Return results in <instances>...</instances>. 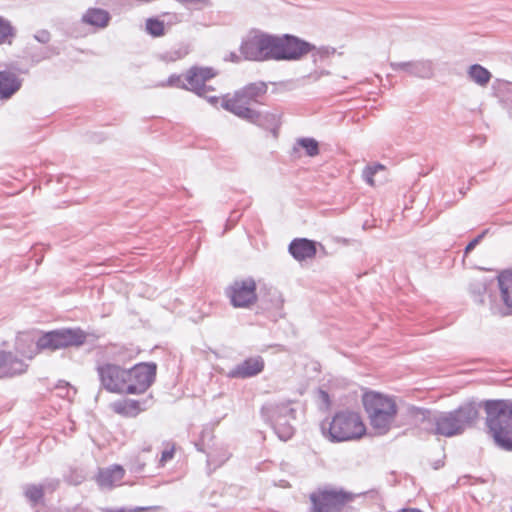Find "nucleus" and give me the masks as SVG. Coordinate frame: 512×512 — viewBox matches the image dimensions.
Here are the masks:
<instances>
[{"label": "nucleus", "mask_w": 512, "mask_h": 512, "mask_svg": "<svg viewBox=\"0 0 512 512\" xmlns=\"http://www.w3.org/2000/svg\"><path fill=\"white\" fill-rule=\"evenodd\" d=\"M480 409L481 404L472 398L449 411L412 405L408 408V413L414 417L420 416V422L426 433L437 437L453 438L463 435L476 425Z\"/></svg>", "instance_id": "1"}, {"label": "nucleus", "mask_w": 512, "mask_h": 512, "mask_svg": "<svg viewBox=\"0 0 512 512\" xmlns=\"http://www.w3.org/2000/svg\"><path fill=\"white\" fill-rule=\"evenodd\" d=\"M486 413L487 433L501 450L512 452V400L478 401Z\"/></svg>", "instance_id": "2"}, {"label": "nucleus", "mask_w": 512, "mask_h": 512, "mask_svg": "<svg viewBox=\"0 0 512 512\" xmlns=\"http://www.w3.org/2000/svg\"><path fill=\"white\" fill-rule=\"evenodd\" d=\"M321 430L332 443L360 439L366 433V427L360 414L350 409L335 412L330 421L321 423Z\"/></svg>", "instance_id": "3"}, {"label": "nucleus", "mask_w": 512, "mask_h": 512, "mask_svg": "<svg viewBox=\"0 0 512 512\" xmlns=\"http://www.w3.org/2000/svg\"><path fill=\"white\" fill-rule=\"evenodd\" d=\"M362 404L371 427L379 435L386 434L398 412L393 397L370 390L363 393Z\"/></svg>", "instance_id": "4"}, {"label": "nucleus", "mask_w": 512, "mask_h": 512, "mask_svg": "<svg viewBox=\"0 0 512 512\" xmlns=\"http://www.w3.org/2000/svg\"><path fill=\"white\" fill-rule=\"evenodd\" d=\"M262 420L270 425L280 441L287 442L295 435L297 410L291 401L267 402L260 409Z\"/></svg>", "instance_id": "5"}, {"label": "nucleus", "mask_w": 512, "mask_h": 512, "mask_svg": "<svg viewBox=\"0 0 512 512\" xmlns=\"http://www.w3.org/2000/svg\"><path fill=\"white\" fill-rule=\"evenodd\" d=\"M87 339V334L79 327L60 328L42 333L36 340L35 354L49 350L56 351L68 347L82 346Z\"/></svg>", "instance_id": "6"}, {"label": "nucleus", "mask_w": 512, "mask_h": 512, "mask_svg": "<svg viewBox=\"0 0 512 512\" xmlns=\"http://www.w3.org/2000/svg\"><path fill=\"white\" fill-rule=\"evenodd\" d=\"M310 512H339L355 499V494L343 488L325 486L313 491L309 496Z\"/></svg>", "instance_id": "7"}, {"label": "nucleus", "mask_w": 512, "mask_h": 512, "mask_svg": "<svg viewBox=\"0 0 512 512\" xmlns=\"http://www.w3.org/2000/svg\"><path fill=\"white\" fill-rule=\"evenodd\" d=\"M310 512H339L355 499V494L343 488L325 486L313 491L309 496Z\"/></svg>", "instance_id": "8"}, {"label": "nucleus", "mask_w": 512, "mask_h": 512, "mask_svg": "<svg viewBox=\"0 0 512 512\" xmlns=\"http://www.w3.org/2000/svg\"><path fill=\"white\" fill-rule=\"evenodd\" d=\"M268 85L264 81H256L234 91L233 95L222 96L221 107L232 113L237 109L251 108L250 104H262L261 99L267 94Z\"/></svg>", "instance_id": "9"}, {"label": "nucleus", "mask_w": 512, "mask_h": 512, "mask_svg": "<svg viewBox=\"0 0 512 512\" xmlns=\"http://www.w3.org/2000/svg\"><path fill=\"white\" fill-rule=\"evenodd\" d=\"M315 50V45L293 34L274 35L275 61H298Z\"/></svg>", "instance_id": "10"}, {"label": "nucleus", "mask_w": 512, "mask_h": 512, "mask_svg": "<svg viewBox=\"0 0 512 512\" xmlns=\"http://www.w3.org/2000/svg\"><path fill=\"white\" fill-rule=\"evenodd\" d=\"M239 52L246 61L265 62L274 60L273 34L259 32L242 39Z\"/></svg>", "instance_id": "11"}, {"label": "nucleus", "mask_w": 512, "mask_h": 512, "mask_svg": "<svg viewBox=\"0 0 512 512\" xmlns=\"http://www.w3.org/2000/svg\"><path fill=\"white\" fill-rule=\"evenodd\" d=\"M96 372L100 388L115 394H128V385H125L126 368L110 362L97 365Z\"/></svg>", "instance_id": "12"}, {"label": "nucleus", "mask_w": 512, "mask_h": 512, "mask_svg": "<svg viewBox=\"0 0 512 512\" xmlns=\"http://www.w3.org/2000/svg\"><path fill=\"white\" fill-rule=\"evenodd\" d=\"M234 115L246 122L253 124L265 131H269L274 138L279 135L282 124L281 113L276 111H259L254 108H242L234 111Z\"/></svg>", "instance_id": "13"}, {"label": "nucleus", "mask_w": 512, "mask_h": 512, "mask_svg": "<svg viewBox=\"0 0 512 512\" xmlns=\"http://www.w3.org/2000/svg\"><path fill=\"white\" fill-rule=\"evenodd\" d=\"M257 285L252 277L235 280L226 288V295L234 308H249L257 302Z\"/></svg>", "instance_id": "14"}, {"label": "nucleus", "mask_w": 512, "mask_h": 512, "mask_svg": "<svg viewBox=\"0 0 512 512\" xmlns=\"http://www.w3.org/2000/svg\"><path fill=\"white\" fill-rule=\"evenodd\" d=\"M208 70L199 68V65H193L183 75L171 74L165 82L161 83V86L173 87L189 91L192 93H198L201 91L204 77L209 76Z\"/></svg>", "instance_id": "15"}, {"label": "nucleus", "mask_w": 512, "mask_h": 512, "mask_svg": "<svg viewBox=\"0 0 512 512\" xmlns=\"http://www.w3.org/2000/svg\"><path fill=\"white\" fill-rule=\"evenodd\" d=\"M129 373H133V376L136 377L137 385H128V394H143L156 380L157 364L155 362H140L129 368Z\"/></svg>", "instance_id": "16"}, {"label": "nucleus", "mask_w": 512, "mask_h": 512, "mask_svg": "<svg viewBox=\"0 0 512 512\" xmlns=\"http://www.w3.org/2000/svg\"><path fill=\"white\" fill-rule=\"evenodd\" d=\"M265 368L264 359L261 356L248 357L227 372L231 379H248L263 372Z\"/></svg>", "instance_id": "17"}, {"label": "nucleus", "mask_w": 512, "mask_h": 512, "mask_svg": "<svg viewBox=\"0 0 512 512\" xmlns=\"http://www.w3.org/2000/svg\"><path fill=\"white\" fill-rule=\"evenodd\" d=\"M28 364L12 351L0 350V378H12L25 373Z\"/></svg>", "instance_id": "18"}, {"label": "nucleus", "mask_w": 512, "mask_h": 512, "mask_svg": "<svg viewBox=\"0 0 512 512\" xmlns=\"http://www.w3.org/2000/svg\"><path fill=\"white\" fill-rule=\"evenodd\" d=\"M151 400V395L142 400L124 398L114 401L111 408L118 415L133 418L147 410L150 407Z\"/></svg>", "instance_id": "19"}, {"label": "nucleus", "mask_w": 512, "mask_h": 512, "mask_svg": "<svg viewBox=\"0 0 512 512\" xmlns=\"http://www.w3.org/2000/svg\"><path fill=\"white\" fill-rule=\"evenodd\" d=\"M393 71H404L408 75L419 78H430L433 75L432 62L429 60H417L407 62H391Z\"/></svg>", "instance_id": "20"}, {"label": "nucleus", "mask_w": 512, "mask_h": 512, "mask_svg": "<svg viewBox=\"0 0 512 512\" xmlns=\"http://www.w3.org/2000/svg\"><path fill=\"white\" fill-rule=\"evenodd\" d=\"M317 244L308 238H295L290 242L288 252L296 261H305L316 256Z\"/></svg>", "instance_id": "21"}, {"label": "nucleus", "mask_w": 512, "mask_h": 512, "mask_svg": "<svg viewBox=\"0 0 512 512\" xmlns=\"http://www.w3.org/2000/svg\"><path fill=\"white\" fill-rule=\"evenodd\" d=\"M23 80L14 72L0 70V100L11 99L22 87Z\"/></svg>", "instance_id": "22"}, {"label": "nucleus", "mask_w": 512, "mask_h": 512, "mask_svg": "<svg viewBox=\"0 0 512 512\" xmlns=\"http://www.w3.org/2000/svg\"><path fill=\"white\" fill-rule=\"evenodd\" d=\"M111 14L102 8L90 7L81 17V22L95 29L106 28L111 21Z\"/></svg>", "instance_id": "23"}, {"label": "nucleus", "mask_w": 512, "mask_h": 512, "mask_svg": "<svg viewBox=\"0 0 512 512\" xmlns=\"http://www.w3.org/2000/svg\"><path fill=\"white\" fill-rule=\"evenodd\" d=\"M498 287L500 290L501 299L507 311L503 315L512 313V271L506 270L501 272L498 277Z\"/></svg>", "instance_id": "24"}, {"label": "nucleus", "mask_w": 512, "mask_h": 512, "mask_svg": "<svg viewBox=\"0 0 512 512\" xmlns=\"http://www.w3.org/2000/svg\"><path fill=\"white\" fill-rule=\"evenodd\" d=\"M125 470L121 465L114 464L108 468L99 470L97 474V483L101 487H113L124 477Z\"/></svg>", "instance_id": "25"}, {"label": "nucleus", "mask_w": 512, "mask_h": 512, "mask_svg": "<svg viewBox=\"0 0 512 512\" xmlns=\"http://www.w3.org/2000/svg\"><path fill=\"white\" fill-rule=\"evenodd\" d=\"M495 95L508 110L509 116L512 119V83L504 80L497 79L493 86Z\"/></svg>", "instance_id": "26"}, {"label": "nucleus", "mask_w": 512, "mask_h": 512, "mask_svg": "<svg viewBox=\"0 0 512 512\" xmlns=\"http://www.w3.org/2000/svg\"><path fill=\"white\" fill-rule=\"evenodd\" d=\"M467 77L480 87H486L492 79V73L483 65L474 63L467 69Z\"/></svg>", "instance_id": "27"}, {"label": "nucleus", "mask_w": 512, "mask_h": 512, "mask_svg": "<svg viewBox=\"0 0 512 512\" xmlns=\"http://www.w3.org/2000/svg\"><path fill=\"white\" fill-rule=\"evenodd\" d=\"M489 281L483 277L481 279H474L469 283V293L477 304L484 303V295L488 292Z\"/></svg>", "instance_id": "28"}, {"label": "nucleus", "mask_w": 512, "mask_h": 512, "mask_svg": "<svg viewBox=\"0 0 512 512\" xmlns=\"http://www.w3.org/2000/svg\"><path fill=\"white\" fill-rule=\"evenodd\" d=\"M190 50L188 45L180 43L171 48L168 51L162 52L158 55V58L164 62H175L183 59L189 54Z\"/></svg>", "instance_id": "29"}, {"label": "nucleus", "mask_w": 512, "mask_h": 512, "mask_svg": "<svg viewBox=\"0 0 512 512\" xmlns=\"http://www.w3.org/2000/svg\"><path fill=\"white\" fill-rule=\"evenodd\" d=\"M16 36V30L9 20L0 16V45L11 44L12 39Z\"/></svg>", "instance_id": "30"}, {"label": "nucleus", "mask_w": 512, "mask_h": 512, "mask_svg": "<svg viewBox=\"0 0 512 512\" xmlns=\"http://www.w3.org/2000/svg\"><path fill=\"white\" fill-rule=\"evenodd\" d=\"M296 143L305 150V154L308 157H315L320 153L319 142L312 137L298 138Z\"/></svg>", "instance_id": "31"}, {"label": "nucleus", "mask_w": 512, "mask_h": 512, "mask_svg": "<svg viewBox=\"0 0 512 512\" xmlns=\"http://www.w3.org/2000/svg\"><path fill=\"white\" fill-rule=\"evenodd\" d=\"M146 31L154 38L162 37L165 34V22L157 17H150L146 20Z\"/></svg>", "instance_id": "32"}, {"label": "nucleus", "mask_w": 512, "mask_h": 512, "mask_svg": "<svg viewBox=\"0 0 512 512\" xmlns=\"http://www.w3.org/2000/svg\"><path fill=\"white\" fill-rule=\"evenodd\" d=\"M24 494L33 505H36L43 499L44 490L40 485L30 484L26 486Z\"/></svg>", "instance_id": "33"}, {"label": "nucleus", "mask_w": 512, "mask_h": 512, "mask_svg": "<svg viewBox=\"0 0 512 512\" xmlns=\"http://www.w3.org/2000/svg\"><path fill=\"white\" fill-rule=\"evenodd\" d=\"M199 68L201 69H204V70H208L210 74L209 76L207 77H204L203 79V85H202V90L199 91L198 93H194L195 95H197L198 97H206V94L210 91H214V87L211 86V85H207V82L210 81L211 79L215 78L219 72L218 70H216L214 67H211V66H200L199 65Z\"/></svg>", "instance_id": "34"}, {"label": "nucleus", "mask_w": 512, "mask_h": 512, "mask_svg": "<svg viewBox=\"0 0 512 512\" xmlns=\"http://www.w3.org/2000/svg\"><path fill=\"white\" fill-rule=\"evenodd\" d=\"M385 167L381 163H373L371 165L365 166L362 172V177L365 182L371 186L374 185V176L380 170H384Z\"/></svg>", "instance_id": "35"}, {"label": "nucleus", "mask_w": 512, "mask_h": 512, "mask_svg": "<svg viewBox=\"0 0 512 512\" xmlns=\"http://www.w3.org/2000/svg\"><path fill=\"white\" fill-rule=\"evenodd\" d=\"M229 458H230V454L227 452H224L219 455L209 453L207 455V466L210 471H212V470L214 471L218 467L222 466Z\"/></svg>", "instance_id": "36"}, {"label": "nucleus", "mask_w": 512, "mask_h": 512, "mask_svg": "<svg viewBox=\"0 0 512 512\" xmlns=\"http://www.w3.org/2000/svg\"><path fill=\"white\" fill-rule=\"evenodd\" d=\"M335 52H336V49L333 47L322 46L320 48H317L315 46V50L312 51L314 64H317L319 61H323L324 59L329 58Z\"/></svg>", "instance_id": "37"}, {"label": "nucleus", "mask_w": 512, "mask_h": 512, "mask_svg": "<svg viewBox=\"0 0 512 512\" xmlns=\"http://www.w3.org/2000/svg\"><path fill=\"white\" fill-rule=\"evenodd\" d=\"M488 232L489 229L483 230L480 234H478L475 238L467 243L464 248V257L468 256L476 248V246L483 240Z\"/></svg>", "instance_id": "38"}, {"label": "nucleus", "mask_w": 512, "mask_h": 512, "mask_svg": "<svg viewBox=\"0 0 512 512\" xmlns=\"http://www.w3.org/2000/svg\"><path fill=\"white\" fill-rule=\"evenodd\" d=\"M52 54H58L56 48L46 47L40 53L31 54V60L35 63H39L40 61L49 58Z\"/></svg>", "instance_id": "39"}, {"label": "nucleus", "mask_w": 512, "mask_h": 512, "mask_svg": "<svg viewBox=\"0 0 512 512\" xmlns=\"http://www.w3.org/2000/svg\"><path fill=\"white\" fill-rule=\"evenodd\" d=\"M34 39L41 44H47L51 39V34L48 30H39L34 34Z\"/></svg>", "instance_id": "40"}, {"label": "nucleus", "mask_w": 512, "mask_h": 512, "mask_svg": "<svg viewBox=\"0 0 512 512\" xmlns=\"http://www.w3.org/2000/svg\"><path fill=\"white\" fill-rule=\"evenodd\" d=\"M175 454V446L172 445L170 449H166L162 452L161 458L159 460V466L163 467L165 463L169 460H171L174 457Z\"/></svg>", "instance_id": "41"}, {"label": "nucleus", "mask_w": 512, "mask_h": 512, "mask_svg": "<svg viewBox=\"0 0 512 512\" xmlns=\"http://www.w3.org/2000/svg\"><path fill=\"white\" fill-rule=\"evenodd\" d=\"M145 468V462H142L139 458H136L134 462L131 464V472L133 473H142Z\"/></svg>", "instance_id": "42"}, {"label": "nucleus", "mask_w": 512, "mask_h": 512, "mask_svg": "<svg viewBox=\"0 0 512 512\" xmlns=\"http://www.w3.org/2000/svg\"><path fill=\"white\" fill-rule=\"evenodd\" d=\"M165 16L167 17V25L177 24L182 21L181 16L177 13H166Z\"/></svg>", "instance_id": "43"}, {"label": "nucleus", "mask_w": 512, "mask_h": 512, "mask_svg": "<svg viewBox=\"0 0 512 512\" xmlns=\"http://www.w3.org/2000/svg\"><path fill=\"white\" fill-rule=\"evenodd\" d=\"M243 59L241 53L237 54L236 52H230L224 57V61H230L233 63H240Z\"/></svg>", "instance_id": "44"}, {"label": "nucleus", "mask_w": 512, "mask_h": 512, "mask_svg": "<svg viewBox=\"0 0 512 512\" xmlns=\"http://www.w3.org/2000/svg\"><path fill=\"white\" fill-rule=\"evenodd\" d=\"M319 399L325 405L326 408H328L330 406L331 399H330V395L327 391L319 389Z\"/></svg>", "instance_id": "45"}, {"label": "nucleus", "mask_w": 512, "mask_h": 512, "mask_svg": "<svg viewBox=\"0 0 512 512\" xmlns=\"http://www.w3.org/2000/svg\"><path fill=\"white\" fill-rule=\"evenodd\" d=\"M330 72L327 70H320V71H314L307 75V78L311 79L312 81L319 80L324 75H329Z\"/></svg>", "instance_id": "46"}, {"label": "nucleus", "mask_w": 512, "mask_h": 512, "mask_svg": "<svg viewBox=\"0 0 512 512\" xmlns=\"http://www.w3.org/2000/svg\"><path fill=\"white\" fill-rule=\"evenodd\" d=\"M205 100H207L208 103H210L212 106L217 107V105L222 101V97L218 96H208L206 94V97H203Z\"/></svg>", "instance_id": "47"}, {"label": "nucleus", "mask_w": 512, "mask_h": 512, "mask_svg": "<svg viewBox=\"0 0 512 512\" xmlns=\"http://www.w3.org/2000/svg\"><path fill=\"white\" fill-rule=\"evenodd\" d=\"M126 376H125V385H137L136 377L133 376V373H129V368H126Z\"/></svg>", "instance_id": "48"}, {"label": "nucleus", "mask_w": 512, "mask_h": 512, "mask_svg": "<svg viewBox=\"0 0 512 512\" xmlns=\"http://www.w3.org/2000/svg\"><path fill=\"white\" fill-rule=\"evenodd\" d=\"M238 218H239V215L237 214V212L232 213L231 216L227 220L226 228L230 229L231 226L235 223V221H237Z\"/></svg>", "instance_id": "49"}, {"label": "nucleus", "mask_w": 512, "mask_h": 512, "mask_svg": "<svg viewBox=\"0 0 512 512\" xmlns=\"http://www.w3.org/2000/svg\"><path fill=\"white\" fill-rule=\"evenodd\" d=\"M101 512H131V511H128V508H126V507H120V508H116V509L102 508Z\"/></svg>", "instance_id": "50"}, {"label": "nucleus", "mask_w": 512, "mask_h": 512, "mask_svg": "<svg viewBox=\"0 0 512 512\" xmlns=\"http://www.w3.org/2000/svg\"><path fill=\"white\" fill-rule=\"evenodd\" d=\"M444 466V461L439 459L433 463V469L438 470Z\"/></svg>", "instance_id": "51"}, {"label": "nucleus", "mask_w": 512, "mask_h": 512, "mask_svg": "<svg viewBox=\"0 0 512 512\" xmlns=\"http://www.w3.org/2000/svg\"><path fill=\"white\" fill-rule=\"evenodd\" d=\"M142 507H143V509H142L143 512L156 511L159 509L158 506H142Z\"/></svg>", "instance_id": "52"}, {"label": "nucleus", "mask_w": 512, "mask_h": 512, "mask_svg": "<svg viewBox=\"0 0 512 512\" xmlns=\"http://www.w3.org/2000/svg\"><path fill=\"white\" fill-rule=\"evenodd\" d=\"M399 512H423V511L418 508H402L399 510Z\"/></svg>", "instance_id": "53"}, {"label": "nucleus", "mask_w": 512, "mask_h": 512, "mask_svg": "<svg viewBox=\"0 0 512 512\" xmlns=\"http://www.w3.org/2000/svg\"><path fill=\"white\" fill-rule=\"evenodd\" d=\"M74 512H91V511L88 508L79 506L74 509Z\"/></svg>", "instance_id": "54"}, {"label": "nucleus", "mask_w": 512, "mask_h": 512, "mask_svg": "<svg viewBox=\"0 0 512 512\" xmlns=\"http://www.w3.org/2000/svg\"><path fill=\"white\" fill-rule=\"evenodd\" d=\"M142 509H143L142 506H136L134 508H128V511H131V512H143Z\"/></svg>", "instance_id": "55"}, {"label": "nucleus", "mask_w": 512, "mask_h": 512, "mask_svg": "<svg viewBox=\"0 0 512 512\" xmlns=\"http://www.w3.org/2000/svg\"><path fill=\"white\" fill-rule=\"evenodd\" d=\"M143 451L144 452H150L151 451V446L143 448Z\"/></svg>", "instance_id": "56"}, {"label": "nucleus", "mask_w": 512, "mask_h": 512, "mask_svg": "<svg viewBox=\"0 0 512 512\" xmlns=\"http://www.w3.org/2000/svg\"><path fill=\"white\" fill-rule=\"evenodd\" d=\"M459 191H460V193H461L463 196L466 194V190H465V189H463V188H461Z\"/></svg>", "instance_id": "57"}]
</instances>
